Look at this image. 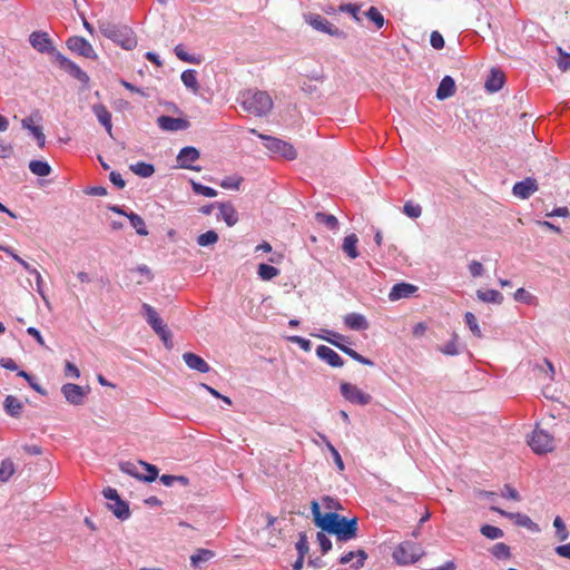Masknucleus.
Wrapping results in <instances>:
<instances>
[{
    "label": "nucleus",
    "mask_w": 570,
    "mask_h": 570,
    "mask_svg": "<svg viewBox=\"0 0 570 570\" xmlns=\"http://www.w3.org/2000/svg\"><path fill=\"white\" fill-rule=\"evenodd\" d=\"M98 29L104 37L118 43L126 50H131L137 46L135 33L128 26L116 24L109 20H100Z\"/></svg>",
    "instance_id": "1"
},
{
    "label": "nucleus",
    "mask_w": 570,
    "mask_h": 570,
    "mask_svg": "<svg viewBox=\"0 0 570 570\" xmlns=\"http://www.w3.org/2000/svg\"><path fill=\"white\" fill-rule=\"evenodd\" d=\"M243 108L255 116H265L273 108V100L266 91H247L243 94Z\"/></svg>",
    "instance_id": "2"
},
{
    "label": "nucleus",
    "mask_w": 570,
    "mask_h": 570,
    "mask_svg": "<svg viewBox=\"0 0 570 570\" xmlns=\"http://www.w3.org/2000/svg\"><path fill=\"white\" fill-rule=\"evenodd\" d=\"M424 554L423 549L410 541L402 542L393 551V558L399 564L414 563Z\"/></svg>",
    "instance_id": "3"
},
{
    "label": "nucleus",
    "mask_w": 570,
    "mask_h": 570,
    "mask_svg": "<svg viewBox=\"0 0 570 570\" xmlns=\"http://www.w3.org/2000/svg\"><path fill=\"white\" fill-rule=\"evenodd\" d=\"M258 137L265 140V147L273 154L279 155L287 160H294L297 153L293 145L279 138L258 134Z\"/></svg>",
    "instance_id": "4"
},
{
    "label": "nucleus",
    "mask_w": 570,
    "mask_h": 570,
    "mask_svg": "<svg viewBox=\"0 0 570 570\" xmlns=\"http://www.w3.org/2000/svg\"><path fill=\"white\" fill-rule=\"evenodd\" d=\"M528 443L530 448L533 450V452L538 454H544L553 451L554 449L553 436L541 429H535L532 432Z\"/></svg>",
    "instance_id": "5"
},
{
    "label": "nucleus",
    "mask_w": 570,
    "mask_h": 570,
    "mask_svg": "<svg viewBox=\"0 0 570 570\" xmlns=\"http://www.w3.org/2000/svg\"><path fill=\"white\" fill-rule=\"evenodd\" d=\"M340 391L342 396L352 404L364 406L372 402V396L355 384L342 382L340 384Z\"/></svg>",
    "instance_id": "6"
},
{
    "label": "nucleus",
    "mask_w": 570,
    "mask_h": 570,
    "mask_svg": "<svg viewBox=\"0 0 570 570\" xmlns=\"http://www.w3.org/2000/svg\"><path fill=\"white\" fill-rule=\"evenodd\" d=\"M330 335L331 336L323 337V338L326 340L330 344L336 346L338 350H341L343 353H345L346 355L352 357L354 361H356L363 365H367V366L374 365V363L371 360L364 357L363 355L357 353L355 350L346 346L343 343L344 341H346L345 336H343L342 334L336 333V332H331Z\"/></svg>",
    "instance_id": "7"
},
{
    "label": "nucleus",
    "mask_w": 570,
    "mask_h": 570,
    "mask_svg": "<svg viewBox=\"0 0 570 570\" xmlns=\"http://www.w3.org/2000/svg\"><path fill=\"white\" fill-rule=\"evenodd\" d=\"M357 529L356 518L348 520L343 517L332 534H335L338 541L345 542L357 537Z\"/></svg>",
    "instance_id": "8"
},
{
    "label": "nucleus",
    "mask_w": 570,
    "mask_h": 570,
    "mask_svg": "<svg viewBox=\"0 0 570 570\" xmlns=\"http://www.w3.org/2000/svg\"><path fill=\"white\" fill-rule=\"evenodd\" d=\"M66 45L69 50L78 53L79 56H82V57L89 58V59L97 58V55H96L91 43L82 37H78V36L70 37L66 41Z\"/></svg>",
    "instance_id": "9"
},
{
    "label": "nucleus",
    "mask_w": 570,
    "mask_h": 570,
    "mask_svg": "<svg viewBox=\"0 0 570 570\" xmlns=\"http://www.w3.org/2000/svg\"><path fill=\"white\" fill-rule=\"evenodd\" d=\"M305 21L317 31H322L324 33L335 37H340L342 35V31L338 28L330 23L327 20H325L317 13L306 14Z\"/></svg>",
    "instance_id": "10"
},
{
    "label": "nucleus",
    "mask_w": 570,
    "mask_h": 570,
    "mask_svg": "<svg viewBox=\"0 0 570 570\" xmlns=\"http://www.w3.org/2000/svg\"><path fill=\"white\" fill-rule=\"evenodd\" d=\"M61 393L66 401L72 405H82L87 395V391L82 386L72 383L63 384Z\"/></svg>",
    "instance_id": "11"
},
{
    "label": "nucleus",
    "mask_w": 570,
    "mask_h": 570,
    "mask_svg": "<svg viewBox=\"0 0 570 570\" xmlns=\"http://www.w3.org/2000/svg\"><path fill=\"white\" fill-rule=\"evenodd\" d=\"M56 60L58 61L61 69L69 72L76 79L87 82L89 80L88 75L73 61L65 57L60 52H56Z\"/></svg>",
    "instance_id": "12"
},
{
    "label": "nucleus",
    "mask_w": 570,
    "mask_h": 570,
    "mask_svg": "<svg viewBox=\"0 0 570 570\" xmlns=\"http://www.w3.org/2000/svg\"><path fill=\"white\" fill-rule=\"evenodd\" d=\"M30 45L39 52L56 53L49 35L45 31H33L29 37Z\"/></svg>",
    "instance_id": "13"
},
{
    "label": "nucleus",
    "mask_w": 570,
    "mask_h": 570,
    "mask_svg": "<svg viewBox=\"0 0 570 570\" xmlns=\"http://www.w3.org/2000/svg\"><path fill=\"white\" fill-rule=\"evenodd\" d=\"M144 309L146 312L148 324L166 342L169 336V332H168L167 327L163 324V321L158 316L157 312L154 309V307H151L148 304H144Z\"/></svg>",
    "instance_id": "14"
},
{
    "label": "nucleus",
    "mask_w": 570,
    "mask_h": 570,
    "mask_svg": "<svg viewBox=\"0 0 570 570\" xmlns=\"http://www.w3.org/2000/svg\"><path fill=\"white\" fill-rule=\"evenodd\" d=\"M157 125L164 131H179L189 128L190 124L184 118H174L170 116H159Z\"/></svg>",
    "instance_id": "15"
},
{
    "label": "nucleus",
    "mask_w": 570,
    "mask_h": 570,
    "mask_svg": "<svg viewBox=\"0 0 570 570\" xmlns=\"http://www.w3.org/2000/svg\"><path fill=\"white\" fill-rule=\"evenodd\" d=\"M538 188L539 187L537 180L532 177H527L525 179L514 184L512 193L520 199H528L538 190Z\"/></svg>",
    "instance_id": "16"
},
{
    "label": "nucleus",
    "mask_w": 570,
    "mask_h": 570,
    "mask_svg": "<svg viewBox=\"0 0 570 570\" xmlns=\"http://www.w3.org/2000/svg\"><path fill=\"white\" fill-rule=\"evenodd\" d=\"M311 509L315 525L321 528L323 531H326L327 528L333 522V520L337 519L336 512H327L325 514H322L321 508L316 501L312 502Z\"/></svg>",
    "instance_id": "17"
},
{
    "label": "nucleus",
    "mask_w": 570,
    "mask_h": 570,
    "mask_svg": "<svg viewBox=\"0 0 570 570\" xmlns=\"http://www.w3.org/2000/svg\"><path fill=\"white\" fill-rule=\"evenodd\" d=\"M199 158V151L195 147H184L177 156V163L180 168L199 170L200 168L191 166Z\"/></svg>",
    "instance_id": "18"
},
{
    "label": "nucleus",
    "mask_w": 570,
    "mask_h": 570,
    "mask_svg": "<svg viewBox=\"0 0 570 570\" xmlns=\"http://www.w3.org/2000/svg\"><path fill=\"white\" fill-rule=\"evenodd\" d=\"M316 355L332 367H342L344 365L343 358L326 345H318L316 347Z\"/></svg>",
    "instance_id": "19"
},
{
    "label": "nucleus",
    "mask_w": 570,
    "mask_h": 570,
    "mask_svg": "<svg viewBox=\"0 0 570 570\" xmlns=\"http://www.w3.org/2000/svg\"><path fill=\"white\" fill-rule=\"evenodd\" d=\"M92 112L97 117L98 121L105 127L106 131L110 137H112V121L111 114L107 109V107L102 104H97L92 106Z\"/></svg>",
    "instance_id": "20"
},
{
    "label": "nucleus",
    "mask_w": 570,
    "mask_h": 570,
    "mask_svg": "<svg viewBox=\"0 0 570 570\" xmlns=\"http://www.w3.org/2000/svg\"><path fill=\"white\" fill-rule=\"evenodd\" d=\"M219 209V217L232 227L238 222V213L230 203H216Z\"/></svg>",
    "instance_id": "21"
},
{
    "label": "nucleus",
    "mask_w": 570,
    "mask_h": 570,
    "mask_svg": "<svg viewBox=\"0 0 570 570\" xmlns=\"http://www.w3.org/2000/svg\"><path fill=\"white\" fill-rule=\"evenodd\" d=\"M491 510L503 517L514 520L517 525L528 529H534L537 527L535 523L525 514L507 512L498 507H491Z\"/></svg>",
    "instance_id": "22"
},
{
    "label": "nucleus",
    "mask_w": 570,
    "mask_h": 570,
    "mask_svg": "<svg viewBox=\"0 0 570 570\" xmlns=\"http://www.w3.org/2000/svg\"><path fill=\"white\" fill-rule=\"evenodd\" d=\"M183 360L185 361L186 365L189 368L198 371L200 373H207L210 370L207 362L197 354L190 352L184 353Z\"/></svg>",
    "instance_id": "23"
},
{
    "label": "nucleus",
    "mask_w": 570,
    "mask_h": 570,
    "mask_svg": "<svg viewBox=\"0 0 570 570\" xmlns=\"http://www.w3.org/2000/svg\"><path fill=\"white\" fill-rule=\"evenodd\" d=\"M416 289L417 287L412 284L399 283L392 287L389 294V298L391 301H397L401 298L410 297L413 293L416 292Z\"/></svg>",
    "instance_id": "24"
},
{
    "label": "nucleus",
    "mask_w": 570,
    "mask_h": 570,
    "mask_svg": "<svg viewBox=\"0 0 570 570\" xmlns=\"http://www.w3.org/2000/svg\"><path fill=\"white\" fill-rule=\"evenodd\" d=\"M344 324L354 331H362L368 328V322L366 317L358 313H350L344 316Z\"/></svg>",
    "instance_id": "25"
},
{
    "label": "nucleus",
    "mask_w": 570,
    "mask_h": 570,
    "mask_svg": "<svg viewBox=\"0 0 570 570\" xmlns=\"http://www.w3.org/2000/svg\"><path fill=\"white\" fill-rule=\"evenodd\" d=\"M455 94V82L452 77L445 76L436 90V98L439 100H444L446 98L452 97Z\"/></svg>",
    "instance_id": "26"
},
{
    "label": "nucleus",
    "mask_w": 570,
    "mask_h": 570,
    "mask_svg": "<svg viewBox=\"0 0 570 570\" xmlns=\"http://www.w3.org/2000/svg\"><path fill=\"white\" fill-rule=\"evenodd\" d=\"M504 75L497 69H492L490 76L485 81V89L490 92H495L503 87Z\"/></svg>",
    "instance_id": "27"
},
{
    "label": "nucleus",
    "mask_w": 570,
    "mask_h": 570,
    "mask_svg": "<svg viewBox=\"0 0 570 570\" xmlns=\"http://www.w3.org/2000/svg\"><path fill=\"white\" fill-rule=\"evenodd\" d=\"M357 243L358 238L355 234L347 235L343 240L342 249L352 259L358 256Z\"/></svg>",
    "instance_id": "28"
},
{
    "label": "nucleus",
    "mask_w": 570,
    "mask_h": 570,
    "mask_svg": "<svg viewBox=\"0 0 570 570\" xmlns=\"http://www.w3.org/2000/svg\"><path fill=\"white\" fill-rule=\"evenodd\" d=\"M3 406L6 412L13 417H18L21 414L23 407L20 400L13 395H8L6 397Z\"/></svg>",
    "instance_id": "29"
},
{
    "label": "nucleus",
    "mask_w": 570,
    "mask_h": 570,
    "mask_svg": "<svg viewBox=\"0 0 570 570\" xmlns=\"http://www.w3.org/2000/svg\"><path fill=\"white\" fill-rule=\"evenodd\" d=\"M357 557V561L353 564L355 569H360L364 566V562L367 558V554L364 550L360 549L356 552L350 551L348 553L341 557L340 562L342 564H346L353 560L354 557Z\"/></svg>",
    "instance_id": "30"
},
{
    "label": "nucleus",
    "mask_w": 570,
    "mask_h": 570,
    "mask_svg": "<svg viewBox=\"0 0 570 570\" xmlns=\"http://www.w3.org/2000/svg\"><path fill=\"white\" fill-rule=\"evenodd\" d=\"M215 557V552L208 549H197L190 557V563L194 568L200 567L202 563L209 561Z\"/></svg>",
    "instance_id": "31"
},
{
    "label": "nucleus",
    "mask_w": 570,
    "mask_h": 570,
    "mask_svg": "<svg viewBox=\"0 0 570 570\" xmlns=\"http://www.w3.org/2000/svg\"><path fill=\"white\" fill-rule=\"evenodd\" d=\"M476 296L485 303L501 304L503 301L502 294L497 289L478 291Z\"/></svg>",
    "instance_id": "32"
},
{
    "label": "nucleus",
    "mask_w": 570,
    "mask_h": 570,
    "mask_svg": "<svg viewBox=\"0 0 570 570\" xmlns=\"http://www.w3.org/2000/svg\"><path fill=\"white\" fill-rule=\"evenodd\" d=\"M109 509L114 512V514L121 520H126L130 515L129 507L128 504L122 501L121 499H118L117 501L109 504Z\"/></svg>",
    "instance_id": "33"
},
{
    "label": "nucleus",
    "mask_w": 570,
    "mask_h": 570,
    "mask_svg": "<svg viewBox=\"0 0 570 570\" xmlns=\"http://www.w3.org/2000/svg\"><path fill=\"white\" fill-rule=\"evenodd\" d=\"M29 169L33 175L40 177L48 176L51 173L50 165L47 161L42 160H31L29 163Z\"/></svg>",
    "instance_id": "34"
},
{
    "label": "nucleus",
    "mask_w": 570,
    "mask_h": 570,
    "mask_svg": "<svg viewBox=\"0 0 570 570\" xmlns=\"http://www.w3.org/2000/svg\"><path fill=\"white\" fill-rule=\"evenodd\" d=\"M180 78H181L183 83L187 88L191 89L194 92L198 91L199 85L197 81V72L195 70L188 69V70L183 71Z\"/></svg>",
    "instance_id": "35"
},
{
    "label": "nucleus",
    "mask_w": 570,
    "mask_h": 570,
    "mask_svg": "<svg viewBox=\"0 0 570 570\" xmlns=\"http://www.w3.org/2000/svg\"><path fill=\"white\" fill-rule=\"evenodd\" d=\"M130 170L142 178H148L155 173L154 166L144 161L130 165Z\"/></svg>",
    "instance_id": "36"
},
{
    "label": "nucleus",
    "mask_w": 570,
    "mask_h": 570,
    "mask_svg": "<svg viewBox=\"0 0 570 570\" xmlns=\"http://www.w3.org/2000/svg\"><path fill=\"white\" fill-rule=\"evenodd\" d=\"M491 554L498 560H508L511 558V549L508 544L503 542L495 543L490 549Z\"/></svg>",
    "instance_id": "37"
},
{
    "label": "nucleus",
    "mask_w": 570,
    "mask_h": 570,
    "mask_svg": "<svg viewBox=\"0 0 570 570\" xmlns=\"http://www.w3.org/2000/svg\"><path fill=\"white\" fill-rule=\"evenodd\" d=\"M279 273L281 272L278 268L268 264H259L257 268V274L259 278L263 281H271L274 277L278 276Z\"/></svg>",
    "instance_id": "38"
},
{
    "label": "nucleus",
    "mask_w": 570,
    "mask_h": 570,
    "mask_svg": "<svg viewBox=\"0 0 570 570\" xmlns=\"http://www.w3.org/2000/svg\"><path fill=\"white\" fill-rule=\"evenodd\" d=\"M315 219L317 220V223L325 225L331 230H335L338 227V220L332 214L318 212L315 214Z\"/></svg>",
    "instance_id": "39"
},
{
    "label": "nucleus",
    "mask_w": 570,
    "mask_h": 570,
    "mask_svg": "<svg viewBox=\"0 0 570 570\" xmlns=\"http://www.w3.org/2000/svg\"><path fill=\"white\" fill-rule=\"evenodd\" d=\"M127 218L130 220V224L136 229L137 234H139L141 236L148 235V229L146 227V224L139 215H137L135 213H129V215H127Z\"/></svg>",
    "instance_id": "40"
},
{
    "label": "nucleus",
    "mask_w": 570,
    "mask_h": 570,
    "mask_svg": "<svg viewBox=\"0 0 570 570\" xmlns=\"http://www.w3.org/2000/svg\"><path fill=\"white\" fill-rule=\"evenodd\" d=\"M14 463L10 459H6L0 465V482H7L14 473Z\"/></svg>",
    "instance_id": "41"
},
{
    "label": "nucleus",
    "mask_w": 570,
    "mask_h": 570,
    "mask_svg": "<svg viewBox=\"0 0 570 570\" xmlns=\"http://www.w3.org/2000/svg\"><path fill=\"white\" fill-rule=\"evenodd\" d=\"M218 242V234L215 230H208L197 237V244L202 247L214 245Z\"/></svg>",
    "instance_id": "42"
},
{
    "label": "nucleus",
    "mask_w": 570,
    "mask_h": 570,
    "mask_svg": "<svg viewBox=\"0 0 570 570\" xmlns=\"http://www.w3.org/2000/svg\"><path fill=\"white\" fill-rule=\"evenodd\" d=\"M480 532L490 540L500 539L504 535L500 528L490 524L482 525Z\"/></svg>",
    "instance_id": "43"
},
{
    "label": "nucleus",
    "mask_w": 570,
    "mask_h": 570,
    "mask_svg": "<svg viewBox=\"0 0 570 570\" xmlns=\"http://www.w3.org/2000/svg\"><path fill=\"white\" fill-rule=\"evenodd\" d=\"M464 318H465L466 325L469 326V328L473 333V335L476 337H481L482 332L478 324V320H476L475 315L471 312H466L464 315Z\"/></svg>",
    "instance_id": "44"
},
{
    "label": "nucleus",
    "mask_w": 570,
    "mask_h": 570,
    "mask_svg": "<svg viewBox=\"0 0 570 570\" xmlns=\"http://www.w3.org/2000/svg\"><path fill=\"white\" fill-rule=\"evenodd\" d=\"M553 527L556 528V534L559 541H564L569 537V532L566 528L564 522L560 517H556L553 520Z\"/></svg>",
    "instance_id": "45"
},
{
    "label": "nucleus",
    "mask_w": 570,
    "mask_h": 570,
    "mask_svg": "<svg viewBox=\"0 0 570 570\" xmlns=\"http://www.w3.org/2000/svg\"><path fill=\"white\" fill-rule=\"evenodd\" d=\"M242 181H243V178L240 176H229V177H225L220 181L219 185L222 188H225V189L238 190Z\"/></svg>",
    "instance_id": "46"
},
{
    "label": "nucleus",
    "mask_w": 570,
    "mask_h": 570,
    "mask_svg": "<svg viewBox=\"0 0 570 570\" xmlns=\"http://www.w3.org/2000/svg\"><path fill=\"white\" fill-rule=\"evenodd\" d=\"M458 338L459 336L456 334L452 335V338L442 347H440V352L445 355H456L459 354L458 350Z\"/></svg>",
    "instance_id": "47"
},
{
    "label": "nucleus",
    "mask_w": 570,
    "mask_h": 570,
    "mask_svg": "<svg viewBox=\"0 0 570 570\" xmlns=\"http://www.w3.org/2000/svg\"><path fill=\"white\" fill-rule=\"evenodd\" d=\"M403 212L410 218H417L422 214V208L419 204H414L413 202L409 200L404 204Z\"/></svg>",
    "instance_id": "48"
},
{
    "label": "nucleus",
    "mask_w": 570,
    "mask_h": 570,
    "mask_svg": "<svg viewBox=\"0 0 570 570\" xmlns=\"http://www.w3.org/2000/svg\"><path fill=\"white\" fill-rule=\"evenodd\" d=\"M140 464L147 470V475L138 476L139 480L146 481V482H153L158 476V469L149 463L140 461Z\"/></svg>",
    "instance_id": "49"
},
{
    "label": "nucleus",
    "mask_w": 570,
    "mask_h": 570,
    "mask_svg": "<svg viewBox=\"0 0 570 570\" xmlns=\"http://www.w3.org/2000/svg\"><path fill=\"white\" fill-rule=\"evenodd\" d=\"M365 14L379 29L383 27L384 17L375 7H371Z\"/></svg>",
    "instance_id": "50"
},
{
    "label": "nucleus",
    "mask_w": 570,
    "mask_h": 570,
    "mask_svg": "<svg viewBox=\"0 0 570 570\" xmlns=\"http://www.w3.org/2000/svg\"><path fill=\"white\" fill-rule=\"evenodd\" d=\"M193 190L199 195H203V196L209 197V198L217 196V191L214 188L198 184V183H193Z\"/></svg>",
    "instance_id": "51"
},
{
    "label": "nucleus",
    "mask_w": 570,
    "mask_h": 570,
    "mask_svg": "<svg viewBox=\"0 0 570 570\" xmlns=\"http://www.w3.org/2000/svg\"><path fill=\"white\" fill-rule=\"evenodd\" d=\"M175 55L177 56L178 59H180L181 61H185V62H190V63L199 62L193 56H190L188 52H186L185 48L181 45H177L175 47Z\"/></svg>",
    "instance_id": "52"
},
{
    "label": "nucleus",
    "mask_w": 570,
    "mask_h": 570,
    "mask_svg": "<svg viewBox=\"0 0 570 570\" xmlns=\"http://www.w3.org/2000/svg\"><path fill=\"white\" fill-rule=\"evenodd\" d=\"M296 550L298 552V556L305 557V554L308 552V540L307 535L305 533H299V539L296 542Z\"/></svg>",
    "instance_id": "53"
},
{
    "label": "nucleus",
    "mask_w": 570,
    "mask_h": 570,
    "mask_svg": "<svg viewBox=\"0 0 570 570\" xmlns=\"http://www.w3.org/2000/svg\"><path fill=\"white\" fill-rule=\"evenodd\" d=\"M338 11L350 13L355 21H360L358 11L360 7L353 3L341 4Z\"/></svg>",
    "instance_id": "54"
},
{
    "label": "nucleus",
    "mask_w": 570,
    "mask_h": 570,
    "mask_svg": "<svg viewBox=\"0 0 570 570\" xmlns=\"http://www.w3.org/2000/svg\"><path fill=\"white\" fill-rule=\"evenodd\" d=\"M513 296L515 301L528 304H531L532 301L534 299V297L522 287L517 289Z\"/></svg>",
    "instance_id": "55"
},
{
    "label": "nucleus",
    "mask_w": 570,
    "mask_h": 570,
    "mask_svg": "<svg viewBox=\"0 0 570 570\" xmlns=\"http://www.w3.org/2000/svg\"><path fill=\"white\" fill-rule=\"evenodd\" d=\"M430 43L434 49H442L444 47L443 36L439 31H432L430 36Z\"/></svg>",
    "instance_id": "56"
},
{
    "label": "nucleus",
    "mask_w": 570,
    "mask_h": 570,
    "mask_svg": "<svg viewBox=\"0 0 570 570\" xmlns=\"http://www.w3.org/2000/svg\"><path fill=\"white\" fill-rule=\"evenodd\" d=\"M316 538L321 546L322 552L327 553L332 549L331 540L323 532H318Z\"/></svg>",
    "instance_id": "57"
},
{
    "label": "nucleus",
    "mask_w": 570,
    "mask_h": 570,
    "mask_svg": "<svg viewBox=\"0 0 570 570\" xmlns=\"http://www.w3.org/2000/svg\"><path fill=\"white\" fill-rule=\"evenodd\" d=\"M501 494H502V497L513 500V501H520V499H521L519 492L514 488L510 487L509 484L504 485Z\"/></svg>",
    "instance_id": "58"
},
{
    "label": "nucleus",
    "mask_w": 570,
    "mask_h": 570,
    "mask_svg": "<svg viewBox=\"0 0 570 570\" xmlns=\"http://www.w3.org/2000/svg\"><path fill=\"white\" fill-rule=\"evenodd\" d=\"M559 51H560V58L558 59V67L562 71L570 70V55L564 53L561 49H559Z\"/></svg>",
    "instance_id": "59"
},
{
    "label": "nucleus",
    "mask_w": 570,
    "mask_h": 570,
    "mask_svg": "<svg viewBox=\"0 0 570 570\" xmlns=\"http://www.w3.org/2000/svg\"><path fill=\"white\" fill-rule=\"evenodd\" d=\"M65 375L67 377L78 379L80 376L79 368L71 362L65 364Z\"/></svg>",
    "instance_id": "60"
},
{
    "label": "nucleus",
    "mask_w": 570,
    "mask_h": 570,
    "mask_svg": "<svg viewBox=\"0 0 570 570\" xmlns=\"http://www.w3.org/2000/svg\"><path fill=\"white\" fill-rule=\"evenodd\" d=\"M31 132H32V135L35 136V138H36V140L38 142V146L40 148H43L45 144H46V136L42 132L41 127L31 128Z\"/></svg>",
    "instance_id": "61"
},
{
    "label": "nucleus",
    "mask_w": 570,
    "mask_h": 570,
    "mask_svg": "<svg viewBox=\"0 0 570 570\" xmlns=\"http://www.w3.org/2000/svg\"><path fill=\"white\" fill-rule=\"evenodd\" d=\"M469 271L473 277H479L483 273V265L478 261H472L469 265Z\"/></svg>",
    "instance_id": "62"
},
{
    "label": "nucleus",
    "mask_w": 570,
    "mask_h": 570,
    "mask_svg": "<svg viewBox=\"0 0 570 570\" xmlns=\"http://www.w3.org/2000/svg\"><path fill=\"white\" fill-rule=\"evenodd\" d=\"M109 178H110V181L120 189L124 188L126 185L122 176L119 173L111 171L109 175Z\"/></svg>",
    "instance_id": "63"
},
{
    "label": "nucleus",
    "mask_w": 570,
    "mask_h": 570,
    "mask_svg": "<svg viewBox=\"0 0 570 570\" xmlns=\"http://www.w3.org/2000/svg\"><path fill=\"white\" fill-rule=\"evenodd\" d=\"M556 552L558 556H560L562 558L570 559V543L558 546L556 548Z\"/></svg>",
    "instance_id": "64"
}]
</instances>
